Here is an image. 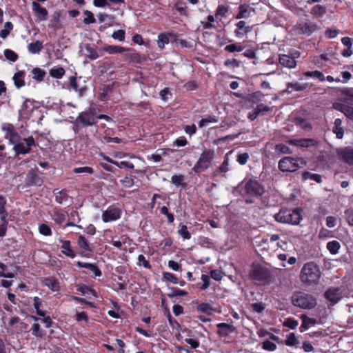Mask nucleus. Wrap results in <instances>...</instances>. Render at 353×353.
Wrapping results in <instances>:
<instances>
[{
	"label": "nucleus",
	"instance_id": "nucleus-1",
	"mask_svg": "<svg viewBox=\"0 0 353 353\" xmlns=\"http://www.w3.org/2000/svg\"><path fill=\"white\" fill-rule=\"evenodd\" d=\"M2 130L5 132V138L13 145L12 150L16 156L29 154L32 147L36 146V142L32 136L27 138L21 137L12 124L5 123L2 126Z\"/></svg>",
	"mask_w": 353,
	"mask_h": 353
},
{
	"label": "nucleus",
	"instance_id": "nucleus-2",
	"mask_svg": "<svg viewBox=\"0 0 353 353\" xmlns=\"http://www.w3.org/2000/svg\"><path fill=\"white\" fill-rule=\"evenodd\" d=\"M236 190L242 197H247L245 199L247 204L253 203L254 201L252 198L259 199L265 192L262 184L257 180L251 178L239 183Z\"/></svg>",
	"mask_w": 353,
	"mask_h": 353
},
{
	"label": "nucleus",
	"instance_id": "nucleus-3",
	"mask_svg": "<svg viewBox=\"0 0 353 353\" xmlns=\"http://www.w3.org/2000/svg\"><path fill=\"white\" fill-rule=\"evenodd\" d=\"M321 272L319 265L314 261L305 263L300 272V280L306 285H314L319 283Z\"/></svg>",
	"mask_w": 353,
	"mask_h": 353
},
{
	"label": "nucleus",
	"instance_id": "nucleus-4",
	"mask_svg": "<svg viewBox=\"0 0 353 353\" xmlns=\"http://www.w3.org/2000/svg\"><path fill=\"white\" fill-rule=\"evenodd\" d=\"M302 209L297 208L295 209L281 208L279 212L274 216L275 221L277 222L298 225L302 219Z\"/></svg>",
	"mask_w": 353,
	"mask_h": 353
},
{
	"label": "nucleus",
	"instance_id": "nucleus-5",
	"mask_svg": "<svg viewBox=\"0 0 353 353\" xmlns=\"http://www.w3.org/2000/svg\"><path fill=\"white\" fill-rule=\"evenodd\" d=\"M306 165L305 160L302 157H285L279 160L278 167L283 172H292Z\"/></svg>",
	"mask_w": 353,
	"mask_h": 353
},
{
	"label": "nucleus",
	"instance_id": "nucleus-6",
	"mask_svg": "<svg viewBox=\"0 0 353 353\" xmlns=\"http://www.w3.org/2000/svg\"><path fill=\"white\" fill-rule=\"evenodd\" d=\"M214 156L215 152L214 150L205 149L201 152L198 161L192 168V171L194 173L198 174L208 169L212 165Z\"/></svg>",
	"mask_w": 353,
	"mask_h": 353
},
{
	"label": "nucleus",
	"instance_id": "nucleus-7",
	"mask_svg": "<svg viewBox=\"0 0 353 353\" xmlns=\"http://www.w3.org/2000/svg\"><path fill=\"white\" fill-rule=\"evenodd\" d=\"M292 302L294 306L303 309H312L316 305V300L312 295L301 291L293 295Z\"/></svg>",
	"mask_w": 353,
	"mask_h": 353
},
{
	"label": "nucleus",
	"instance_id": "nucleus-8",
	"mask_svg": "<svg viewBox=\"0 0 353 353\" xmlns=\"http://www.w3.org/2000/svg\"><path fill=\"white\" fill-rule=\"evenodd\" d=\"M250 277L261 284L269 283L272 281V274L270 271L259 264H252L250 272Z\"/></svg>",
	"mask_w": 353,
	"mask_h": 353
},
{
	"label": "nucleus",
	"instance_id": "nucleus-9",
	"mask_svg": "<svg viewBox=\"0 0 353 353\" xmlns=\"http://www.w3.org/2000/svg\"><path fill=\"white\" fill-rule=\"evenodd\" d=\"M77 119L83 127L92 126L97 123V110L90 106L86 110L80 112Z\"/></svg>",
	"mask_w": 353,
	"mask_h": 353
},
{
	"label": "nucleus",
	"instance_id": "nucleus-10",
	"mask_svg": "<svg viewBox=\"0 0 353 353\" xmlns=\"http://www.w3.org/2000/svg\"><path fill=\"white\" fill-rule=\"evenodd\" d=\"M294 30L299 34L310 36L314 32L319 30V26L310 20L301 21L296 24L294 27Z\"/></svg>",
	"mask_w": 353,
	"mask_h": 353
},
{
	"label": "nucleus",
	"instance_id": "nucleus-11",
	"mask_svg": "<svg viewBox=\"0 0 353 353\" xmlns=\"http://www.w3.org/2000/svg\"><path fill=\"white\" fill-rule=\"evenodd\" d=\"M43 183L42 178L39 175L38 168H32L28 170L25 177V184L23 188L31 186H41Z\"/></svg>",
	"mask_w": 353,
	"mask_h": 353
},
{
	"label": "nucleus",
	"instance_id": "nucleus-12",
	"mask_svg": "<svg viewBox=\"0 0 353 353\" xmlns=\"http://www.w3.org/2000/svg\"><path fill=\"white\" fill-rule=\"evenodd\" d=\"M77 236V245L81 250L78 254L83 258H90L93 252L92 244L83 235L78 234Z\"/></svg>",
	"mask_w": 353,
	"mask_h": 353
},
{
	"label": "nucleus",
	"instance_id": "nucleus-13",
	"mask_svg": "<svg viewBox=\"0 0 353 353\" xmlns=\"http://www.w3.org/2000/svg\"><path fill=\"white\" fill-rule=\"evenodd\" d=\"M122 210L117 205H110L103 211L101 218L103 222L108 223L117 221L121 218Z\"/></svg>",
	"mask_w": 353,
	"mask_h": 353
},
{
	"label": "nucleus",
	"instance_id": "nucleus-14",
	"mask_svg": "<svg viewBox=\"0 0 353 353\" xmlns=\"http://www.w3.org/2000/svg\"><path fill=\"white\" fill-rule=\"evenodd\" d=\"M253 26H250L245 21L239 20L234 23L233 33L236 38H246L252 32Z\"/></svg>",
	"mask_w": 353,
	"mask_h": 353
},
{
	"label": "nucleus",
	"instance_id": "nucleus-15",
	"mask_svg": "<svg viewBox=\"0 0 353 353\" xmlns=\"http://www.w3.org/2000/svg\"><path fill=\"white\" fill-rule=\"evenodd\" d=\"M339 158L344 163L353 165V148L346 146L337 150Z\"/></svg>",
	"mask_w": 353,
	"mask_h": 353
},
{
	"label": "nucleus",
	"instance_id": "nucleus-16",
	"mask_svg": "<svg viewBox=\"0 0 353 353\" xmlns=\"http://www.w3.org/2000/svg\"><path fill=\"white\" fill-rule=\"evenodd\" d=\"M69 84L70 88L76 92L79 97H82L87 90V86L85 85V82L83 81V83H81L77 81V78L76 76H71L69 78Z\"/></svg>",
	"mask_w": 353,
	"mask_h": 353
},
{
	"label": "nucleus",
	"instance_id": "nucleus-17",
	"mask_svg": "<svg viewBox=\"0 0 353 353\" xmlns=\"http://www.w3.org/2000/svg\"><path fill=\"white\" fill-rule=\"evenodd\" d=\"M254 12V9L248 3H241L238 7L237 12L234 15V19L242 20L251 17V13Z\"/></svg>",
	"mask_w": 353,
	"mask_h": 353
},
{
	"label": "nucleus",
	"instance_id": "nucleus-18",
	"mask_svg": "<svg viewBox=\"0 0 353 353\" xmlns=\"http://www.w3.org/2000/svg\"><path fill=\"white\" fill-rule=\"evenodd\" d=\"M272 111V108L269 107L263 103H260L256 105L255 108L253 109V110L248 113V118L251 121H254L259 114L266 112H270Z\"/></svg>",
	"mask_w": 353,
	"mask_h": 353
},
{
	"label": "nucleus",
	"instance_id": "nucleus-19",
	"mask_svg": "<svg viewBox=\"0 0 353 353\" xmlns=\"http://www.w3.org/2000/svg\"><path fill=\"white\" fill-rule=\"evenodd\" d=\"M216 327L218 328L216 334L220 337H226L236 330V328L233 325L226 323H219L216 325Z\"/></svg>",
	"mask_w": 353,
	"mask_h": 353
},
{
	"label": "nucleus",
	"instance_id": "nucleus-20",
	"mask_svg": "<svg viewBox=\"0 0 353 353\" xmlns=\"http://www.w3.org/2000/svg\"><path fill=\"white\" fill-rule=\"evenodd\" d=\"M325 298L332 303H336L341 300V292L339 288H330L327 289L325 294Z\"/></svg>",
	"mask_w": 353,
	"mask_h": 353
},
{
	"label": "nucleus",
	"instance_id": "nucleus-21",
	"mask_svg": "<svg viewBox=\"0 0 353 353\" xmlns=\"http://www.w3.org/2000/svg\"><path fill=\"white\" fill-rule=\"evenodd\" d=\"M114 83L104 84L99 90V97L101 101H107L110 99L113 92Z\"/></svg>",
	"mask_w": 353,
	"mask_h": 353
},
{
	"label": "nucleus",
	"instance_id": "nucleus-22",
	"mask_svg": "<svg viewBox=\"0 0 353 353\" xmlns=\"http://www.w3.org/2000/svg\"><path fill=\"white\" fill-rule=\"evenodd\" d=\"M59 242L61 243L62 254L72 259L76 257L77 253L72 249L70 241L60 239Z\"/></svg>",
	"mask_w": 353,
	"mask_h": 353
},
{
	"label": "nucleus",
	"instance_id": "nucleus-23",
	"mask_svg": "<svg viewBox=\"0 0 353 353\" xmlns=\"http://www.w3.org/2000/svg\"><path fill=\"white\" fill-rule=\"evenodd\" d=\"M52 219L57 225H62L66 220V213L62 209L54 208L50 212Z\"/></svg>",
	"mask_w": 353,
	"mask_h": 353
},
{
	"label": "nucleus",
	"instance_id": "nucleus-24",
	"mask_svg": "<svg viewBox=\"0 0 353 353\" xmlns=\"http://www.w3.org/2000/svg\"><path fill=\"white\" fill-rule=\"evenodd\" d=\"M74 265L80 268H86L92 272L95 276H101L102 272L99 267L94 263H85L82 261H76Z\"/></svg>",
	"mask_w": 353,
	"mask_h": 353
},
{
	"label": "nucleus",
	"instance_id": "nucleus-25",
	"mask_svg": "<svg viewBox=\"0 0 353 353\" xmlns=\"http://www.w3.org/2000/svg\"><path fill=\"white\" fill-rule=\"evenodd\" d=\"M74 265L80 268H86L92 272L95 276H101L102 272L99 267L94 263H85L82 261H76Z\"/></svg>",
	"mask_w": 353,
	"mask_h": 353
},
{
	"label": "nucleus",
	"instance_id": "nucleus-26",
	"mask_svg": "<svg viewBox=\"0 0 353 353\" xmlns=\"http://www.w3.org/2000/svg\"><path fill=\"white\" fill-rule=\"evenodd\" d=\"M37 102L34 99H26L19 110L21 114H28L37 108L36 104Z\"/></svg>",
	"mask_w": 353,
	"mask_h": 353
},
{
	"label": "nucleus",
	"instance_id": "nucleus-27",
	"mask_svg": "<svg viewBox=\"0 0 353 353\" xmlns=\"http://www.w3.org/2000/svg\"><path fill=\"white\" fill-rule=\"evenodd\" d=\"M279 60L281 65L288 68H294L296 66L294 57L288 54H280Z\"/></svg>",
	"mask_w": 353,
	"mask_h": 353
},
{
	"label": "nucleus",
	"instance_id": "nucleus-28",
	"mask_svg": "<svg viewBox=\"0 0 353 353\" xmlns=\"http://www.w3.org/2000/svg\"><path fill=\"white\" fill-rule=\"evenodd\" d=\"M300 318L302 321V324L299 327L301 332H303L317 323L316 319L308 317L306 314H301Z\"/></svg>",
	"mask_w": 353,
	"mask_h": 353
},
{
	"label": "nucleus",
	"instance_id": "nucleus-29",
	"mask_svg": "<svg viewBox=\"0 0 353 353\" xmlns=\"http://www.w3.org/2000/svg\"><path fill=\"white\" fill-rule=\"evenodd\" d=\"M43 284L53 292H58L60 290L59 281L53 276L45 278Z\"/></svg>",
	"mask_w": 353,
	"mask_h": 353
},
{
	"label": "nucleus",
	"instance_id": "nucleus-30",
	"mask_svg": "<svg viewBox=\"0 0 353 353\" xmlns=\"http://www.w3.org/2000/svg\"><path fill=\"white\" fill-rule=\"evenodd\" d=\"M54 194L55 197V201L59 204H63L66 203L69 199V196L68 194V190L65 189H63L61 190H54Z\"/></svg>",
	"mask_w": 353,
	"mask_h": 353
},
{
	"label": "nucleus",
	"instance_id": "nucleus-31",
	"mask_svg": "<svg viewBox=\"0 0 353 353\" xmlns=\"http://www.w3.org/2000/svg\"><path fill=\"white\" fill-rule=\"evenodd\" d=\"M32 6L33 11L37 13L39 17H41V19H47L48 12L46 8L41 7V5L37 1H33L32 3Z\"/></svg>",
	"mask_w": 353,
	"mask_h": 353
},
{
	"label": "nucleus",
	"instance_id": "nucleus-32",
	"mask_svg": "<svg viewBox=\"0 0 353 353\" xmlns=\"http://www.w3.org/2000/svg\"><path fill=\"white\" fill-rule=\"evenodd\" d=\"M131 51L132 52H128L124 54L125 60L129 63H141L142 59L141 54L136 52L133 49H132Z\"/></svg>",
	"mask_w": 353,
	"mask_h": 353
},
{
	"label": "nucleus",
	"instance_id": "nucleus-33",
	"mask_svg": "<svg viewBox=\"0 0 353 353\" xmlns=\"http://www.w3.org/2000/svg\"><path fill=\"white\" fill-rule=\"evenodd\" d=\"M171 183L176 187H181L185 189L187 187V183L185 182V176L183 174H174L171 178Z\"/></svg>",
	"mask_w": 353,
	"mask_h": 353
},
{
	"label": "nucleus",
	"instance_id": "nucleus-34",
	"mask_svg": "<svg viewBox=\"0 0 353 353\" xmlns=\"http://www.w3.org/2000/svg\"><path fill=\"white\" fill-rule=\"evenodd\" d=\"M77 290L83 294H90L94 297H98V293L97 291L92 288L90 286L87 285L85 284H79L77 285Z\"/></svg>",
	"mask_w": 353,
	"mask_h": 353
},
{
	"label": "nucleus",
	"instance_id": "nucleus-35",
	"mask_svg": "<svg viewBox=\"0 0 353 353\" xmlns=\"http://www.w3.org/2000/svg\"><path fill=\"white\" fill-rule=\"evenodd\" d=\"M84 48L86 51L85 55L90 60H95L98 59L100 55L98 54L97 49L92 46H91L89 43H85L84 46Z\"/></svg>",
	"mask_w": 353,
	"mask_h": 353
},
{
	"label": "nucleus",
	"instance_id": "nucleus-36",
	"mask_svg": "<svg viewBox=\"0 0 353 353\" xmlns=\"http://www.w3.org/2000/svg\"><path fill=\"white\" fill-rule=\"evenodd\" d=\"M229 11V6L220 4L217 6L215 10V17L217 20L221 19L226 16Z\"/></svg>",
	"mask_w": 353,
	"mask_h": 353
},
{
	"label": "nucleus",
	"instance_id": "nucleus-37",
	"mask_svg": "<svg viewBox=\"0 0 353 353\" xmlns=\"http://www.w3.org/2000/svg\"><path fill=\"white\" fill-rule=\"evenodd\" d=\"M25 76V72L20 70L16 72L13 77V80L14 81V85L17 88H20L25 85V81L23 80V77Z\"/></svg>",
	"mask_w": 353,
	"mask_h": 353
},
{
	"label": "nucleus",
	"instance_id": "nucleus-38",
	"mask_svg": "<svg viewBox=\"0 0 353 353\" xmlns=\"http://www.w3.org/2000/svg\"><path fill=\"white\" fill-rule=\"evenodd\" d=\"M49 73L52 77L59 79L64 76L65 70L63 67L58 66L51 68Z\"/></svg>",
	"mask_w": 353,
	"mask_h": 353
},
{
	"label": "nucleus",
	"instance_id": "nucleus-39",
	"mask_svg": "<svg viewBox=\"0 0 353 353\" xmlns=\"http://www.w3.org/2000/svg\"><path fill=\"white\" fill-rule=\"evenodd\" d=\"M43 48V43L40 41L30 43L28 45V50L31 54L39 53Z\"/></svg>",
	"mask_w": 353,
	"mask_h": 353
},
{
	"label": "nucleus",
	"instance_id": "nucleus-40",
	"mask_svg": "<svg viewBox=\"0 0 353 353\" xmlns=\"http://www.w3.org/2000/svg\"><path fill=\"white\" fill-rule=\"evenodd\" d=\"M33 305L36 310L37 314L39 316H44L46 312L41 309V307L42 306V299L38 296H34L33 298Z\"/></svg>",
	"mask_w": 353,
	"mask_h": 353
},
{
	"label": "nucleus",
	"instance_id": "nucleus-41",
	"mask_svg": "<svg viewBox=\"0 0 353 353\" xmlns=\"http://www.w3.org/2000/svg\"><path fill=\"white\" fill-rule=\"evenodd\" d=\"M303 75L307 78L317 79L322 82L325 81V77L324 74L319 70L307 71L303 73Z\"/></svg>",
	"mask_w": 353,
	"mask_h": 353
},
{
	"label": "nucleus",
	"instance_id": "nucleus-42",
	"mask_svg": "<svg viewBox=\"0 0 353 353\" xmlns=\"http://www.w3.org/2000/svg\"><path fill=\"white\" fill-rule=\"evenodd\" d=\"M326 13V8L321 5H316L311 10V14L316 17L320 18Z\"/></svg>",
	"mask_w": 353,
	"mask_h": 353
},
{
	"label": "nucleus",
	"instance_id": "nucleus-43",
	"mask_svg": "<svg viewBox=\"0 0 353 353\" xmlns=\"http://www.w3.org/2000/svg\"><path fill=\"white\" fill-rule=\"evenodd\" d=\"M32 74L33 75V77H32L33 79H34L39 82H41L43 80V79L46 74V72H45V70H43L39 68H34L32 70Z\"/></svg>",
	"mask_w": 353,
	"mask_h": 353
},
{
	"label": "nucleus",
	"instance_id": "nucleus-44",
	"mask_svg": "<svg viewBox=\"0 0 353 353\" xmlns=\"http://www.w3.org/2000/svg\"><path fill=\"white\" fill-rule=\"evenodd\" d=\"M327 249L332 254H336L341 248V245L339 241L333 240L329 241L326 245Z\"/></svg>",
	"mask_w": 353,
	"mask_h": 353
},
{
	"label": "nucleus",
	"instance_id": "nucleus-45",
	"mask_svg": "<svg viewBox=\"0 0 353 353\" xmlns=\"http://www.w3.org/2000/svg\"><path fill=\"white\" fill-rule=\"evenodd\" d=\"M196 310L198 312L205 313L207 314H211V311L214 309L212 306L208 303H201L197 305Z\"/></svg>",
	"mask_w": 353,
	"mask_h": 353
},
{
	"label": "nucleus",
	"instance_id": "nucleus-46",
	"mask_svg": "<svg viewBox=\"0 0 353 353\" xmlns=\"http://www.w3.org/2000/svg\"><path fill=\"white\" fill-rule=\"evenodd\" d=\"M170 292L168 293V296L172 298L174 296H184L188 294V292L185 290H181L176 287H172L170 288Z\"/></svg>",
	"mask_w": 353,
	"mask_h": 353
},
{
	"label": "nucleus",
	"instance_id": "nucleus-47",
	"mask_svg": "<svg viewBox=\"0 0 353 353\" xmlns=\"http://www.w3.org/2000/svg\"><path fill=\"white\" fill-rule=\"evenodd\" d=\"M32 334L37 338H42L45 335L44 331L39 323H34L31 327Z\"/></svg>",
	"mask_w": 353,
	"mask_h": 353
},
{
	"label": "nucleus",
	"instance_id": "nucleus-48",
	"mask_svg": "<svg viewBox=\"0 0 353 353\" xmlns=\"http://www.w3.org/2000/svg\"><path fill=\"white\" fill-rule=\"evenodd\" d=\"M165 315L166 316L170 325L173 328L176 330H179L180 328V324L179 322L172 318L170 311L168 309H166L165 311Z\"/></svg>",
	"mask_w": 353,
	"mask_h": 353
},
{
	"label": "nucleus",
	"instance_id": "nucleus-49",
	"mask_svg": "<svg viewBox=\"0 0 353 353\" xmlns=\"http://www.w3.org/2000/svg\"><path fill=\"white\" fill-rule=\"evenodd\" d=\"M174 8L179 13L180 15L187 17L188 15V7L184 3L177 2L174 5Z\"/></svg>",
	"mask_w": 353,
	"mask_h": 353
},
{
	"label": "nucleus",
	"instance_id": "nucleus-50",
	"mask_svg": "<svg viewBox=\"0 0 353 353\" xmlns=\"http://www.w3.org/2000/svg\"><path fill=\"white\" fill-rule=\"evenodd\" d=\"M275 151L279 154H292V150L285 144L279 143L275 145Z\"/></svg>",
	"mask_w": 353,
	"mask_h": 353
},
{
	"label": "nucleus",
	"instance_id": "nucleus-51",
	"mask_svg": "<svg viewBox=\"0 0 353 353\" xmlns=\"http://www.w3.org/2000/svg\"><path fill=\"white\" fill-rule=\"evenodd\" d=\"M168 35L166 33H161L158 36L157 44L159 48L163 49L165 44L169 43Z\"/></svg>",
	"mask_w": 353,
	"mask_h": 353
},
{
	"label": "nucleus",
	"instance_id": "nucleus-52",
	"mask_svg": "<svg viewBox=\"0 0 353 353\" xmlns=\"http://www.w3.org/2000/svg\"><path fill=\"white\" fill-rule=\"evenodd\" d=\"M303 178L305 180L310 179L317 183H321L322 181L321 176L320 174L310 173V172H304L303 173Z\"/></svg>",
	"mask_w": 353,
	"mask_h": 353
},
{
	"label": "nucleus",
	"instance_id": "nucleus-53",
	"mask_svg": "<svg viewBox=\"0 0 353 353\" xmlns=\"http://www.w3.org/2000/svg\"><path fill=\"white\" fill-rule=\"evenodd\" d=\"M160 213L166 216L168 223H172L174 221V214L169 212L168 208L166 206H162L160 208Z\"/></svg>",
	"mask_w": 353,
	"mask_h": 353
},
{
	"label": "nucleus",
	"instance_id": "nucleus-54",
	"mask_svg": "<svg viewBox=\"0 0 353 353\" xmlns=\"http://www.w3.org/2000/svg\"><path fill=\"white\" fill-rule=\"evenodd\" d=\"M39 232L41 234L46 236H51L52 234L51 228L46 223H41L39 225Z\"/></svg>",
	"mask_w": 353,
	"mask_h": 353
},
{
	"label": "nucleus",
	"instance_id": "nucleus-55",
	"mask_svg": "<svg viewBox=\"0 0 353 353\" xmlns=\"http://www.w3.org/2000/svg\"><path fill=\"white\" fill-rule=\"evenodd\" d=\"M299 343V340L296 336L295 334L292 332L287 336V339L285 341V344L288 346H294Z\"/></svg>",
	"mask_w": 353,
	"mask_h": 353
},
{
	"label": "nucleus",
	"instance_id": "nucleus-56",
	"mask_svg": "<svg viewBox=\"0 0 353 353\" xmlns=\"http://www.w3.org/2000/svg\"><path fill=\"white\" fill-rule=\"evenodd\" d=\"M178 234L183 237V239H190L191 238V234L188 230V227L185 225H180V228L178 230Z\"/></svg>",
	"mask_w": 353,
	"mask_h": 353
},
{
	"label": "nucleus",
	"instance_id": "nucleus-57",
	"mask_svg": "<svg viewBox=\"0 0 353 353\" xmlns=\"http://www.w3.org/2000/svg\"><path fill=\"white\" fill-rule=\"evenodd\" d=\"M112 37L114 40H117L119 41H124L125 39V31L121 29L114 31L112 34Z\"/></svg>",
	"mask_w": 353,
	"mask_h": 353
},
{
	"label": "nucleus",
	"instance_id": "nucleus-58",
	"mask_svg": "<svg viewBox=\"0 0 353 353\" xmlns=\"http://www.w3.org/2000/svg\"><path fill=\"white\" fill-rule=\"evenodd\" d=\"M288 88H292L296 91H303L307 88V83H300L298 82L290 83L288 85Z\"/></svg>",
	"mask_w": 353,
	"mask_h": 353
},
{
	"label": "nucleus",
	"instance_id": "nucleus-59",
	"mask_svg": "<svg viewBox=\"0 0 353 353\" xmlns=\"http://www.w3.org/2000/svg\"><path fill=\"white\" fill-rule=\"evenodd\" d=\"M0 269L2 270V271H0V277L9 278V279H12V278L14 277V274L13 273L6 272L7 271V265H5L2 262H0Z\"/></svg>",
	"mask_w": 353,
	"mask_h": 353
},
{
	"label": "nucleus",
	"instance_id": "nucleus-60",
	"mask_svg": "<svg viewBox=\"0 0 353 353\" xmlns=\"http://www.w3.org/2000/svg\"><path fill=\"white\" fill-rule=\"evenodd\" d=\"M251 309L257 313H262L265 308V304L262 302L253 303L250 304Z\"/></svg>",
	"mask_w": 353,
	"mask_h": 353
},
{
	"label": "nucleus",
	"instance_id": "nucleus-61",
	"mask_svg": "<svg viewBox=\"0 0 353 353\" xmlns=\"http://www.w3.org/2000/svg\"><path fill=\"white\" fill-rule=\"evenodd\" d=\"M13 25L11 22H6L4 25V29L1 30L0 36L5 39L9 34L10 32L12 30Z\"/></svg>",
	"mask_w": 353,
	"mask_h": 353
},
{
	"label": "nucleus",
	"instance_id": "nucleus-62",
	"mask_svg": "<svg viewBox=\"0 0 353 353\" xmlns=\"http://www.w3.org/2000/svg\"><path fill=\"white\" fill-rule=\"evenodd\" d=\"M250 158V155L248 152L239 153L236 157V161L240 165H245Z\"/></svg>",
	"mask_w": 353,
	"mask_h": 353
},
{
	"label": "nucleus",
	"instance_id": "nucleus-63",
	"mask_svg": "<svg viewBox=\"0 0 353 353\" xmlns=\"http://www.w3.org/2000/svg\"><path fill=\"white\" fill-rule=\"evenodd\" d=\"M4 55L6 58L12 62H14L18 59V54L12 50L6 49L4 51Z\"/></svg>",
	"mask_w": 353,
	"mask_h": 353
},
{
	"label": "nucleus",
	"instance_id": "nucleus-64",
	"mask_svg": "<svg viewBox=\"0 0 353 353\" xmlns=\"http://www.w3.org/2000/svg\"><path fill=\"white\" fill-rule=\"evenodd\" d=\"M346 220L350 226L353 227V209L348 208L344 212Z\"/></svg>",
	"mask_w": 353,
	"mask_h": 353
}]
</instances>
